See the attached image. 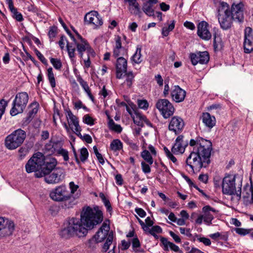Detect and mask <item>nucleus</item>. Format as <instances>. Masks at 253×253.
Returning a JSON list of instances; mask_svg holds the SVG:
<instances>
[{
  "instance_id": "1",
  "label": "nucleus",
  "mask_w": 253,
  "mask_h": 253,
  "mask_svg": "<svg viewBox=\"0 0 253 253\" xmlns=\"http://www.w3.org/2000/svg\"><path fill=\"white\" fill-rule=\"evenodd\" d=\"M189 145L193 147V150L186 159V165L192 172L199 171L203 167H207L211 162L212 143L210 140L197 138L196 140L191 139Z\"/></svg>"
},
{
  "instance_id": "2",
  "label": "nucleus",
  "mask_w": 253,
  "mask_h": 253,
  "mask_svg": "<svg viewBox=\"0 0 253 253\" xmlns=\"http://www.w3.org/2000/svg\"><path fill=\"white\" fill-rule=\"evenodd\" d=\"M88 230L81 217H72L68 220L66 227L61 230L60 235L65 238L74 236L84 237L87 235Z\"/></svg>"
},
{
  "instance_id": "3",
  "label": "nucleus",
  "mask_w": 253,
  "mask_h": 253,
  "mask_svg": "<svg viewBox=\"0 0 253 253\" xmlns=\"http://www.w3.org/2000/svg\"><path fill=\"white\" fill-rule=\"evenodd\" d=\"M84 223L89 230L92 229L100 224L103 220V213L98 207L91 208L90 207H84L81 213Z\"/></svg>"
},
{
  "instance_id": "4",
  "label": "nucleus",
  "mask_w": 253,
  "mask_h": 253,
  "mask_svg": "<svg viewBox=\"0 0 253 253\" xmlns=\"http://www.w3.org/2000/svg\"><path fill=\"white\" fill-rule=\"evenodd\" d=\"M217 17L221 29L227 30L230 29L233 23L229 5L224 1L220 2Z\"/></svg>"
},
{
  "instance_id": "5",
  "label": "nucleus",
  "mask_w": 253,
  "mask_h": 253,
  "mask_svg": "<svg viewBox=\"0 0 253 253\" xmlns=\"http://www.w3.org/2000/svg\"><path fill=\"white\" fill-rule=\"evenodd\" d=\"M222 192L224 194L234 195L236 200L238 202L241 198L242 184L239 183L235 186V176L228 175L222 180Z\"/></svg>"
},
{
  "instance_id": "6",
  "label": "nucleus",
  "mask_w": 253,
  "mask_h": 253,
  "mask_svg": "<svg viewBox=\"0 0 253 253\" xmlns=\"http://www.w3.org/2000/svg\"><path fill=\"white\" fill-rule=\"evenodd\" d=\"M26 137V132L21 128L17 129L6 137L5 146L9 150L15 149L21 145Z\"/></svg>"
},
{
  "instance_id": "7",
  "label": "nucleus",
  "mask_w": 253,
  "mask_h": 253,
  "mask_svg": "<svg viewBox=\"0 0 253 253\" xmlns=\"http://www.w3.org/2000/svg\"><path fill=\"white\" fill-rule=\"evenodd\" d=\"M29 100V95L26 92L18 93L12 103V107L10 110L11 115L14 116L23 112Z\"/></svg>"
},
{
  "instance_id": "8",
  "label": "nucleus",
  "mask_w": 253,
  "mask_h": 253,
  "mask_svg": "<svg viewBox=\"0 0 253 253\" xmlns=\"http://www.w3.org/2000/svg\"><path fill=\"white\" fill-rule=\"evenodd\" d=\"M50 197L55 201H66L64 205L67 208H70L73 205V204L67 202L70 198V194L65 186L61 185L56 187L50 193Z\"/></svg>"
},
{
  "instance_id": "9",
  "label": "nucleus",
  "mask_w": 253,
  "mask_h": 253,
  "mask_svg": "<svg viewBox=\"0 0 253 253\" xmlns=\"http://www.w3.org/2000/svg\"><path fill=\"white\" fill-rule=\"evenodd\" d=\"M42 154L38 152L34 154L29 160L25 166L26 170L28 173L36 172L42 171L43 163Z\"/></svg>"
},
{
  "instance_id": "10",
  "label": "nucleus",
  "mask_w": 253,
  "mask_h": 253,
  "mask_svg": "<svg viewBox=\"0 0 253 253\" xmlns=\"http://www.w3.org/2000/svg\"><path fill=\"white\" fill-rule=\"evenodd\" d=\"M43 163L42 164V171L36 172L35 176L36 177H42L45 174H48L54 170L57 165L56 160L50 156L45 157L42 154Z\"/></svg>"
},
{
  "instance_id": "11",
  "label": "nucleus",
  "mask_w": 253,
  "mask_h": 253,
  "mask_svg": "<svg viewBox=\"0 0 253 253\" xmlns=\"http://www.w3.org/2000/svg\"><path fill=\"white\" fill-rule=\"evenodd\" d=\"M156 107L165 119H168L172 116L175 110L172 104L166 99L158 100L156 104Z\"/></svg>"
},
{
  "instance_id": "12",
  "label": "nucleus",
  "mask_w": 253,
  "mask_h": 253,
  "mask_svg": "<svg viewBox=\"0 0 253 253\" xmlns=\"http://www.w3.org/2000/svg\"><path fill=\"white\" fill-rule=\"evenodd\" d=\"M14 229L15 225L13 221L0 217V238L11 235Z\"/></svg>"
},
{
  "instance_id": "13",
  "label": "nucleus",
  "mask_w": 253,
  "mask_h": 253,
  "mask_svg": "<svg viewBox=\"0 0 253 253\" xmlns=\"http://www.w3.org/2000/svg\"><path fill=\"white\" fill-rule=\"evenodd\" d=\"M65 175L64 170L62 168H57L43 176L46 183L56 184L62 181L64 178Z\"/></svg>"
},
{
  "instance_id": "14",
  "label": "nucleus",
  "mask_w": 253,
  "mask_h": 253,
  "mask_svg": "<svg viewBox=\"0 0 253 253\" xmlns=\"http://www.w3.org/2000/svg\"><path fill=\"white\" fill-rule=\"evenodd\" d=\"M190 57L192 64L193 65H196L198 63L201 64H206L209 62L210 59L209 55L207 51L191 53Z\"/></svg>"
},
{
  "instance_id": "15",
  "label": "nucleus",
  "mask_w": 253,
  "mask_h": 253,
  "mask_svg": "<svg viewBox=\"0 0 253 253\" xmlns=\"http://www.w3.org/2000/svg\"><path fill=\"white\" fill-rule=\"evenodd\" d=\"M243 7L244 5L242 3L234 4L232 5L230 12L233 20H237L240 23H242L244 21Z\"/></svg>"
},
{
  "instance_id": "16",
  "label": "nucleus",
  "mask_w": 253,
  "mask_h": 253,
  "mask_svg": "<svg viewBox=\"0 0 253 253\" xmlns=\"http://www.w3.org/2000/svg\"><path fill=\"white\" fill-rule=\"evenodd\" d=\"M184 126L183 120L180 117L174 116L171 118L169 122V129L175 134H178L182 131Z\"/></svg>"
},
{
  "instance_id": "17",
  "label": "nucleus",
  "mask_w": 253,
  "mask_h": 253,
  "mask_svg": "<svg viewBox=\"0 0 253 253\" xmlns=\"http://www.w3.org/2000/svg\"><path fill=\"white\" fill-rule=\"evenodd\" d=\"M84 21L89 24H92L96 27L101 26L103 20L100 15L96 11H91L85 14L84 17Z\"/></svg>"
},
{
  "instance_id": "18",
  "label": "nucleus",
  "mask_w": 253,
  "mask_h": 253,
  "mask_svg": "<svg viewBox=\"0 0 253 253\" xmlns=\"http://www.w3.org/2000/svg\"><path fill=\"white\" fill-rule=\"evenodd\" d=\"M209 24L205 21H202L198 25L197 34L202 39L208 41L211 38V34L208 27Z\"/></svg>"
},
{
  "instance_id": "19",
  "label": "nucleus",
  "mask_w": 253,
  "mask_h": 253,
  "mask_svg": "<svg viewBox=\"0 0 253 253\" xmlns=\"http://www.w3.org/2000/svg\"><path fill=\"white\" fill-rule=\"evenodd\" d=\"M116 78L117 79H122L123 77V73L126 72L127 69V60L124 57H119L117 59L116 64Z\"/></svg>"
},
{
  "instance_id": "20",
  "label": "nucleus",
  "mask_w": 253,
  "mask_h": 253,
  "mask_svg": "<svg viewBox=\"0 0 253 253\" xmlns=\"http://www.w3.org/2000/svg\"><path fill=\"white\" fill-rule=\"evenodd\" d=\"M183 136L179 135L175 140V142L171 148V152L175 154H182L185 151V147L188 145V142H184Z\"/></svg>"
},
{
  "instance_id": "21",
  "label": "nucleus",
  "mask_w": 253,
  "mask_h": 253,
  "mask_svg": "<svg viewBox=\"0 0 253 253\" xmlns=\"http://www.w3.org/2000/svg\"><path fill=\"white\" fill-rule=\"evenodd\" d=\"M171 96L172 99L176 102H181L185 97L186 91L178 85H175L171 91Z\"/></svg>"
},
{
  "instance_id": "22",
  "label": "nucleus",
  "mask_w": 253,
  "mask_h": 253,
  "mask_svg": "<svg viewBox=\"0 0 253 253\" xmlns=\"http://www.w3.org/2000/svg\"><path fill=\"white\" fill-rule=\"evenodd\" d=\"M110 226L106 223H103L99 230L93 236L99 243L107 238L109 234Z\"/></svg>"
},
{
  "instance_id": "23",
  "label": "nucleus",
  "mask_w": 253,
  "mask_h": 253,
  "mask_svg": "<svg viewBox=\"0 0 253 253\" xmlns=\"http://www.w3.org/2000/svg\"><path fill=\"white\" fill-rule=\"evenodd\" d=\"M126 50L122 46L121 38L120 36L115 38V45L113 48V55L115 58H118L119 56L124 55L126 54Z\"/></svg>"
},
{
  "instance_id": "24",
  "label": "nucleus",
  "mask_w": 253,
  "mask_h": 253,
  "mask_svg": "<svg viewBox=\"0 0 253 253\" xmlns=\"http://www.w3.org/2000/svg\"><path fill=\"white\" fill-rule=\"evenodd\" d=\"M160 241L163 245V249L165 251H168L169 249L177 253H183L179 247L172 242L169 241L168 239L161 237Z\"/></svg>"
},
{
  "instance_id": "25",
  "label": "nucleus",
  "mask_w": 253,
  "mask_h": 253,
  "mask_svg": "<svg viewBox=\"0 0 253 253\" xmlns=\"http://www.w3.org/2000/svg\"><path fill=\"white\" fill-rule=\"evenodd\" d=\"M202 211L204 213L203 215H202L204 217V221L208 225H210L211 224V221L213 219V215L211 213V212L216 213L217 211L210 206L204 207L202 209Z\"/></svg>"
},
{
  "instance_id": "26",
  "label": "nucleus",
  "mask_w": 253,
  "mask_h": 253,
  "mask_svg": "<svg viewBox=\"0 0 253 253\" xmlns=\"http://www.w3.org/2000/svg\"><path fill=\"white\" fill-rule=\"evenodd\" d=\"M201 119L205 126L210 129H211L215 125V118L213 116L211 115L209 113H203Z\"/></svg>"
},
{
  "instance_id": "27",
  "label": "nucleus",
  "mask_w": 253,
  "mask_h": 253,
  "mask_svg": "<svg viewBox=\"0 0 253 253\" xmlns=\"http://www.w3.org/2000/svg\"><path fill=\"white\" fill-rule=\"evenodd\" d=\"M129 4L128 9L130 13L135 16H141L142 12L136 0H126Z\"/></svg>"
},
{
  "instance_id": "28",
  "label": "nucleus",
  "mask_w": 253,
  "mask_h": 253,
  "mask_svg": "<svg viewBox=\"0 0 253 253\" xmlns=\"http://www.w3.org/2000/svg\"><path fill=\"white\" fill-rule=\"evenodd\" d=\"M39 104L37 102L32 103L30 106L31 110L29 111L28 116L25 118L24 123L29 124L34 117L38 111Z\"/></svg>"
},
{
  "instance_id": "29",
  "label": "nucleus",
  "mask_w": 253,
  "mask_h": 253,
  "mask_svg": "<svg viewBox=\"0 0 253 253\" xmlns=\"http://www.w3.org/2000/svg\"><path fill=\"white\" fill-rule=\"evenodd\" d=\"M66 116L69 126L73 125L75 128L80 126L77 117L72 113L70 110H66Z\"/></svg>"
},
{
  "instance_id": "30",
  "label": "nucleus",
  "mask_w": 253,
  "mask_h": 253,
  "mask_svg": "<svg viewBox=\"0 0 253 253\" xmlns=\"http://www.w3.org/2000/svg\"><path fill=\"white\" fill-rule=\"evenodd\" d=\"M157 3H150L143 2L142 9L143 11L148 16H152L154 15V9L153 6Z\"/></svg>"
},
{
  "instance_id": "31",
  "label": "nucleus",
  "mask_w": 253,
  "mask_h": 253,
  "mask_svg": "<svg viewBox=\"0 0 253 253\" xmlns=\"http://www.w3.org/2000/svg\"><path fill=\"white\" fill-rule=\"evenodd\" d=\"M125 73V74L124 77H125L126 79L124 84H126L128 87L130 88L132 86L133 81H134V79L135 75L133 74L132 71H129L128 72H126Z\"/></svg>"
},
{
  "instance_id": "32",
  "label": "nucleus",
  "mask_w": 253,
  "mask_h": 253,
  "mask_svg": "<svg viewBox=\"0 0 253 253\" xmlns=\"http://www.w3.org/2000/svg\"><path fill=\"white\" fill-rule=\"evenodd\" d=\"M81 41L82 42L81 43L77 42V48L81 57H82L83 56V52L89 48V46L84 39L83 41L81 40Z\"/></svg>"
},
{
  "instance_id": "33",
  "label": "nucleus",
  "mask_w": 253,
  "mask_h": 253,
  "mask_svg": "<svg viewBox=\"0 0 253 253\" xmlns=\"http://www.w3.org/2000/svg\"><path fill=\"white\" fill-rule=\"evenodd\" d=\"M123 143L118 139L113 140L110 144V149L113 151H120L123 149Z\"/></svg>"
},
{
  "instance_id": "34",
  "label": "nucleus",
  "mask_w": 253,
  "mask_h": 253,
  "mask_svg": "<svg viewBox=\"0 0 253 253\" xmlns=\"http://www.w3.org/2000/svg\"><path fill=\"white\" fill-rule=\"evenodd\" d=\"M244 48L245 52L250 53L253 51V39H247L244 40Z\"/></svg>"
},
{
  "instance_id": "35",
  "label": "nucleus",
  "mask_w": 253,
  "mask_h": 253,
  "mask_svg": "<svg viewBox=\"0 0 253 253\" xmlns=\"http://www.w3.org/2000/svg\"><path fill=\"white\" fill-rule=\"evenodd\" d=\"M141 47L139 45L137 46L135 53L131 57V60L135 63L139 64L141 62Z\"/></svg>"
},
{
  "instance_id": "36",
  "label": "nucleus",
  "mask_w": 253,
  "mask_h": 253,
  "mask_svg": "<svg viewBox=\"0 0 253 253\" xmlns=\"http://www.w3.org/2000/svg\"><path fill=\"white\" fill-rule=\"evenodd\" d=\"M113 239V233L112 231L110 232L106 241L103 246V252H107L108 249H109V247L112 244Z\"/></svg>"
},
{
  "instance_id": "37",
  "label": "nucleus",
  "mask_w": 253,
  "mask_h": 253,
  "mask_svg": "<svg viewBox=\"0 0 253 253\" xmlns=\"http://www.w3.org/2000/svg\"><path fill=\"white\" fill-rule=\"evenodd\" d=\"M175 21L174 20L171 21V23L168 25V27H164L162 30V34L164 37H167L169 35V33L172 31L174 28Z\"/></svg>"
},
{
  "instance_id": "38",
  "label": "nucleus",
  "mask_w": 253,
  "mask_h": 253,
  "mask_svg": "<svg viewBox=\"0 0 253 253\" xmlns=\"http://www.w3.org/2000/svg\"><path fill=\"white\" fill-rule=\"evenodd\" d=\"M141 156L142 158L149 164V165H151L153 164V160L152 157L148 150H143L141 152Z\"/></svg>"
},
{
  "instance_id": "39",
  "label": "nucleus",
  "mask_w": 253,
  "mask_h": 253,
  "mask_svg": "<svg viewBox=\"0 0 253 253\" xmlns=\"http://www.w3.org/2000/svg\"><path fill=\"white\" fill-rule=\"evenodd\" d=\"M47 77L51 86L52 88H54L56 85V83L52 68L51 67H50L47 69Z\"/></svg>"
},
{
  "instance_id": "40",
  "label": "nucleus",
  "mask_w": 253,
  "mask_h": 253,
  "mask_svg": "<svg viewBox=\"0 0 253 253\" xmlns=\"http://www.w3.org/2000/svg\"><path fill=\"white\" fill-rule=\"evenodd\" d=\"M213 32L214 36L213 44L214 46L217 47L218 46V44L221 41L220 37L219 31L218 29L214 27L213 29Z\"/></svg>"
},
{
  "instance_id": "41",
  "label": "nucleus",
  "mask_w": 253,
  "mask_h": 253,
  "mask_svg": "<svg viewBox=\"0 0 253 253\" xmlns=\"http://www.w3.org/2000/svg\"><path fill=\"white\" fill-rule=\"evenodd\" d=\"M109 126L111 129L117 132L120 133L122 130V128L121 126L120 125L116 124L112 119L109 121Z\"/></svg>"
},
{
  "instance_id": "42",
  "label": "nucleus",
  "mask_w": 253,
  "mask_h": 253,
  "mask_svg": "<svg viewBox=\"0 0 253 253\" xmlns=\"http://www.w3.org/2000/svg\"><path fill=\"white\" fill-rule=\"evenodd\" d=\"M162 232V229L161 227L158 225H155L153 226L151 228V231H150V234L154 236V237L156 239H158L159 238V236L156 234V233H160Z\"/></svg>"
},
{
  "instance_id": "43",
  "label": "nucleus",
  "mask_w": 253,
  "mask_h": 253,
  "mask_svg": "<svg viewBox=\"0 0 253 253\" xmlns=\"http://www.w3.org/2000/svg\"><path fill=\"white\" fill-rule=\"evenodd\" d=\"M50 61L53 66L57 70H60L62 67L61 60L57 58H50Z\"/></svg>"
},
{
  "instance_id": "44",
  "label": "nucleus",
  "mask_w": 253,
  "mask_h": 253,
  "mask_svg": "<svg viewBox=\"0 0 253 253\" xmlns=\"http://www.w3.org/2000/svg\"><path fill=\"white\" fill-rule=\"evenodd\" d=\"M88 152L86 148H82L80 150V160L82 162H84L87 159Z\"/></svg>"
},
{
  "instance_id": "45",
  "label": "nucleus",
  "mask_w": 253,
  "mask_h": 253,
  "mask_svg": "<svg viewBox=\"0 0 253 253\" xmlns=\"http://www.w3.org/2000/svg\"><path fill=\"white\" fill-rule=\"evenodd\" d=\"M53 141H50L44 146L45 151L48 153L49 155L54 153V148H53Z\"/></svg>"
},
{
  "instance_id": "46",
  "label": "nucleus",
  "mask_w": 253,
  "mask_h": 253,
  "mask_svg": "<svg viewBox=\"0 0 253 253\" xmlns=\"http://www.w3.org/2000/svg\"><path fill=\"white\" fill-rule=\"evenodd\" d=\"M57 153L63 156L65 161H68L69 160L68 152L67 150L60 148L59 150H57Z\"/></svg>"
},
{
  "instance_id": "47",
  "label": "nucleus",
  "mask_w": 253,
  "mask_h": 253,
  "mask_svg": "<svg viewBox=\"0 0 253 253\" xmlns=\"http://www.w3.org/2000/svg\"><path fill=\"white\" fill-rule=\"evenodd\" d=\"M99 243L97 242L96 239L93 237L92 238L89 239L86 243V246L88 248L91 249H94L96 248L97 244Z\"/></svg>"
},
{
  "instance_id": "48",
  "label": "nucleus",
  "mask_w": 253,
  "mask_h": 253,
  "mask_svg": "<svg viewBox=\"0 0 253 253\" xmlns=\"http://www.w3.org/2000/svg\"><path fill=\"white\" fill-rule=\"evenodd\" d=\"M83 122L90 126H92L94 125L93 119L88 114H86L84 116Z\"/></svg>"
},
{
  "instance_id": "49",
  "label": "nucleus",
  "mask_w": 253,
  "mask_h": 253,
  "mask_svg": "<svg viewBox=\"0 0 253 253\" xmlns=\"http://www.w3.org/2000/svg\"><path fill=\"white\" fill-rule=\"evenodd\" d=\"M93 149L94 152L96 157L97 158V159L99 161V162L101 164H103L104 163V159H103L102 155L99 153L98 149L97 148V147L95 146H93Z\"/></svg>"
},
{
  "instance_id": "50",
  "label": "nucleus",
  "mask_w": 253,
  "mask_h": 253,
  "mask_svg": "<svg viewBox=\"0 0 253 253\" xmlns=\"http://www.w3.org/2000/svg\"><path fill=\"white\" fill-rule=\"evenodd\" d=\"M138 105L140 108L144 110L147 109L149 106L148 103L146 100H138Z\"/></svg>"
},
{
  "instance_id": "51",
  "label": "nucleus",
  "mask_w": 253,
  "mask_h": 253,
  "mask_svg": "<svg viewBox=\"0 0 253 253\" xmlns=\"http://www.w3.org/2000/svg\"><path fill=\"white\" fill-rule=\"evenodd\" d=\"M132 118L133 120V122H134V124H136L138 126L140 125V124H141L140 121L143 118L142 116H141L140 114H139L137 113H135V116H134Z\"/></svg>"
},
{
  "instance_id": "52",
  "label": "nucleus",
  "mask_w": 253,
  "mask_h": 253,
  "mask_svg": "<svg viewBox=\"0 0 253 253\" xmlns=\"http://www.w3.org/2000/svg\"><path fill=\"white\" fill-rule=\"evenodd\" d=\"M141 165L142 170L145 173H149L150 172L151 168L148 164H146L144 162H142Z\"/></svg>"
},
{
  "instance_id": "53",
  "label": "nucleus",
  "mask_w": 253,
  "mask_h": 253,
  "mask_svg": "<svg viewBox=\"0 0 253 253\" xmlns=\"http://www.w3.org/2000/svg\"><path fill=\"white\" fill-rule=\"evenodd\" d=\"M78 81L82 86L84 91L87 90L89 87L86 82L84 81L81 77L78 78Z\"/></svg>"
},
{
  "instance_id": "54",
  "label": "nucleus",
  "mask_w": 253,
  "mask_h": 253,
  "mask_svg": "<svg viewBox=\"0 0 253 253\" xmlns=\"http://www.w3.org/2000/svg\"><path fill=\"white\" fill-rule=\"evenodd\" d=\"M252 29L251 27H246L245 29V39H253L252 36Z\"/></svg>"
},
{
  "instance_id": "55",
  "label": "nucleus",
  "mask_w": 253,
  "mask_h": 253,
  "mask_svg": "<svg viewBox=\"0 0 253 253\" xmlns=\"http://www.w3.org/2000/svg\"><path fill=\"white\" fill-rule=\"evenodd\" d=\"M179 231L181 234L185 235L187 237H190L192 236V234L190 233V229L189 228L180 227Z\"/></svg>"
},
{
  "instance_id": "56",
  "label": "nucleus",
  "mask_w": 253,
  "mask_h": 253,
  "mask_svg": "<svg viewBox=\"0 0 253 253\" xmlns=\"http://www.w3.org/2000/svg\"><path fill=\"white\" fill-rule=\"evenodd\" d=\"M12 13L13 14V17L16 19L18 21L21 22L23 21V18L22 15L21 13L18 12L17 9L15 10V12H13Z\"/></svg>"
},
{
  "instance_id": "57",
  "label": "nucleus",
  "mask_w": 253,
  "mask_h": 253,
  "mask_svg": "<svg viewBox=\"0 0 253 253\" xmlns=\"http://www.w3.org/2000/svg\"><path fill=\"white\" fill-rule=\"evenodd\" d=\"M235 230L237 234L243 236L246 235L249 233L248 230L244 228H237Z\"/></svg>"
},
{
  "instance_id": "58",
  "label": "nucleus",
  "mask_w": 253,
  "mask_h": 253,
  "mask_svg": "<svg viewBox=\"0 0 253 253\" xmlns=\"http://www.w3.org/2000/svg\"><path fill=\"white\" fill-rule=\"evenodd\" d=\"M100 197L102 198L104 204L105 206L106 207L108 211H111L112 210V208L109 201L105 198L103 194H102V195H100Z\"/></svg>"
},
{
  "instance_id": "59",
  "label": "nucleus",
  "mask_w": 253,
  "mask_h": 253,
  "mask_svg": "<svg viewBox=\"0 0 253 253\" xmlns=\"http://www.w3.org/2000/svg\"><path fill=\"white\" fill-rule=\"evenodd\" d=\"M169 234L176 243H179L181 242L180 238L173 232L170 231L169 232Z\"/></svg>"
},
{
  "instance_id": "60",
  "label": "nucleus",
  "mask_w": 253,
  "mask_h": 253,
  "mask_svg": "<svg viewBox=\"0 0 253 253\" xmlns=\"http://www.w3.org/2000/svg\"><path fill=\"white\" fill-rule=\"evenodd\" d=\"M70 188L71 189V193L74 194L79 188V186L74 183V182H70L69 183Z\"/></svg>"
},
{
  "instance_id": "61",
  "label": "nucleus",
  "mask_w": 253,
  "mask_h": 253,
  "mask_svg": "<svg viewBox=\"0 0 253 253\" xmlns=\"http://www.w3.org/2000/svg\"><path fill=\"white\" fill-rule=\"evenodd\" d=\"M198 241L203 243L206 246H210L211 244V240L207 238L200 237L198 239Z\"/></svg>"
},
{
  "instance_id": "62",
  "label": "nucleus",
  "mask_w": 253,
  "mask_h": 253,
  "mask_svg": "<svg viewBox=\"0 0 253 253\" xmlns=\"http://www.w3.org/2000/svg\"><path fill=\"white\" fill-rule=\"evenodd\" d=\"M56 35V28L54 27L50 28L48 32V36L50 38H53L55 37Z\"/></svg>"
},
{
  "instance_id": "63",
  "label": "nucleus",
  "mask_w": 253,
  "mask_h": 253,
  "mask_svg": "<svg viewBox=\"0 0 253 253\" xmlns=\"http://www.w3.org/2000/svg\"><path fill=\"white\" fill-rule=\"evenodd\" d=\"M36 53L37 56L38 57L39 59L42 63L44 64L46 63V59L39 51H38V50H36Z\"/></svg>"
},
{
  "instance_id": "64",
  "label": "nucleus",
  "mask_w": 253,
  "mask_h": 253,
  "mask_svg": "<svg viewBox=\"0 0 253 253\" xmlns=\"http://www.w3.org/2000/svg\"><path fill=\"white\" fill-rule=\"evenodd\" d=\"M135 211L141 217H144L146 215V212L141 208H136Z\"/></svg>"
}]
</instances>
